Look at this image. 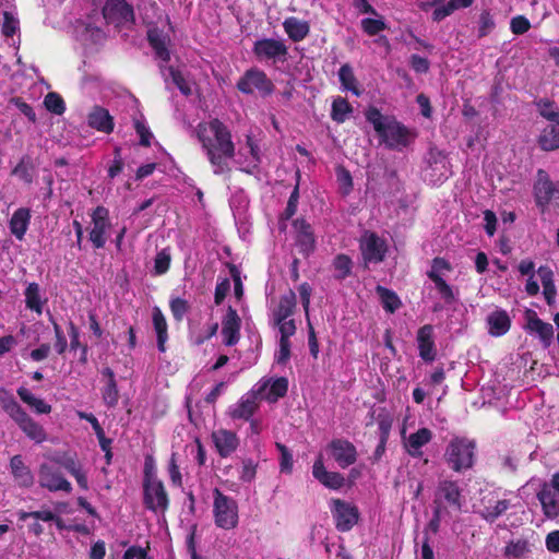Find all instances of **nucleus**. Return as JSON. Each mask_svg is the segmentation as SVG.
<instances>
[{"instance_id": "cd10ccee", "label": "nucleus", "mask_w": 559, "mask_h": 559, "mask_svg": "<svg viewBox=\"0 0 559 559\" xmlns=\"http://www.w3.org/2000/svg\"><path fill=\"white\" fill-rule=\"evenodd\" d=\"M283 28L288 38L295 43L304 40L310 33V24L296 16H289L284 20Z\"/></svg>"}, {"instance_id": "c85d7f7f", "label": "nucleus", "mask_w": 559, "mask_h": 559, "mask_svg": "<svg viewBox=\"0 0 559 559\" xmlns=\"http://www.w3.org/2000/svg\"><path fill=\"white\" fill-rule=\"evenodd\" d=\"M31 222V211L26 207L17 209L9 221V229L17 239L23 240Z\"/></svg>"}, {"instance_id": "c9c22d12", "label": "nucleus", "mask_w": 559, "mask_h": 559, "mask_svg": "<svg viewBox=\"0 0 559 559\" xmlns=\"http://www.w3.org/2000/svg\"><path fill=\"white\" fill-rule=\"evenodd\" d=\"M154 329L157 334V345L160 352L165 350V342L167 341V323L160 309L155 307L152 313Z\"/></svg>"}, {"instance_id": "b1692460", "label": "nucleus", "mask_w": 559, "mask_h": 559, "mask_svg": "<svg viewBox=\"0 0 559 559\" xmlns=\"http://www.w3.org/2000/svg\"><path fill=\"white\" fill-rule=\"evenodd\" d=\"M488 333L491 336L499 337L504 335L511 326V319L503 309H495L486 318Z\"/></svg>"}, {"instance_id": "e433bc0d", "label": "nucleus", "mask_w": 559, "mask_h": 559, "mask_svg": "<svg viewBox=\"0 0 559 559\" xmlns=\"http://www.w3.org/2000/svg\"><path fill=\"white\" fill-rule=\"evenodd\" d=\"M21 400L29 405L34 411L38 414H48L51 411V407L49 404H47L45 401L36 397L33 395L29 390L25 386H20L17 391Z\"/></svg>"}, {"instance_id": "f8f14e48", "label": "nucleus", "mask_w": 559, "mask_h": 559, "mask_svg": "<svg viewBox=\"0 0 559 559\" xmlns=\"http://www.w3.org/2000/svg\"><path fill=\"white\" fill-rule=\"evenodd\" d=\"M38 483L40 487L51 491H63L70 493L72 485L67 480L62 473L50 464L43 463L38 469Z\"/></svg>"}, {"instance_id": "aec40b11", "label": "nucleus", "mask_w": 559, "mask_h": 559, "mask_svg": "<svg viewBox=\"0 0 559 559\" xmlns=\"http://www.w3.org/2000/svg\"><path fill=\"white\" fill-rule=\"evenodd\" d=\"M212 439L217 452L223 457L229 456L239 445V438L237 433L224 428L213 431Z\"/></svg>"}, {"instance_id": "1a4fd4ad", "label": "nucleus", "mask_w": 559, "mask_h": 559, "mask_svg": "<svg viewBox=\"0 0 559 559\" xmlns=\"http://www.w3.org/2000/svg\"><path fill=\"white\" fill-rule=\"evenodd\" d=\"M237 88L243 94L258 92L261 96L273 93L274 85L266 74L259 69H249L237 82Z\"/></svg>"}, {"instance_id": "69168bd1", "label": "nucleus", "mask_w": 559, "mask_h": 559, "mask_svg": "<svg viewBox=\"0 0 559 559\" xmlns=\"http://www.w3.org/2000/svg\"><path fill=\"white\" fill-rule=\"evenodd\" d=\"M411 66L417 73H426L429 70V61L418 55L411 57Z\"/></svg>"}, {"instance_id": "ea45409f", "label": "nucleus", "mask_w": 559, "mask_h": 559, "mask_svg": "<svg viewBox=\"0 0 559 559\" xmlns=\"http://www.w3.org/2000/svg\"><path fill=\"white\" fill-rule=\"evenodd\" d=\"M26 307L38 314L43 312V300L40 298L39 286L36 283H31L25 290Z\"/></svg>"}, {"instance_id": "9d476101", "label": "nucleus", "mask_w": 559, "mask_h": 559, "mask_svg": "<svg viewBox=\"0 0 559 559\" xmlns=\"http://www.w3.org/2000/svg\"><path fill=\"white\" fill-rule=\"evenodd\" d=\"M110 229L109 211L105 206H97L91 214L90 240L94 248H104Z\"/></svg>"}, {"instance_id": "13d9d810", "label": "nucleus", "mask_w": 559, "mask_h": 559, "mask_svg": "<svg viewBox=\"0 0 559 559\" xmlns=\"http://www.w3.org/2000/svg\"><path fill=\"white\" fill-rule=\"evenodd\" d=\"M510 27L513 34L521 35L530 29L531 23L523 15H518L511 20Z\"/></svg>"}, {"instance_id": "774afa93", "label": "nucleus", "mask_w": 559, "mask_h": 559, "mask_svg": "<svg viewBox=\"0 0 559 559\" xmlns=\"http://www.w3.org/2000/svg\"><path fill=\"white\" fill-rule=\"evenodd\" d=\"M123 559H148L147 552L141 547H130L126 550Z\"/></svg>"}, {"instance_id": "7c9ffc66", "label": "nucleus", "mask_w": 559, "mask_h": 559, "mask_svg": "<svg viewBox=\"0 0 559 559\" xmlns=\"http://www.w3.org/2000/svg\"><path fill=\"white\" fill-rule=\"evenodd\" d=\"M294 228L296 230V241L300 251L308 254L314 246V237L310 225L302 219H296L294 222Z\"/></svg>"}, {"instance_id": "5fc2aeb1", "label": "nucleus", "mask_w": 559, "mask_h": 559, "mask_svg": "<svg viewBox=\"0 0 559 559\" xmlns=\"http://www.w3.org/2000/svg\"><path fill=\"white\" fill-rule=\"evenodd\" d=\"M274 324L277 326L281 338L280 340H286L289 341V337L295 334L296 332V324L293 319H283V320H275L273 321Z\"/></svg>"}, {"instance_id": "7ed1b4c3", "label": "nucleus", "mask_w": 559, "mask_h": 559, "mask_svg": "<svg viewBox=\"0 0 559 559\" xmlns=\"http://www.w3.org/2000/svg\"><path fill=\"white\" fill-rule=\"evenodd\" d=\"M0 404L3 411L15 421L19 428L36 443H43L47 439V433L43 426L33 420L8 395L4 389H0Z\"/></svg>"}, {"instance_id": "49530a36", "label": "nucleus", "mask_w": 559, "mask_h": 559, "mask_svg": "<svg viewBox=\"0 0 559 559\" xmlns=\"http://www.w3.org/2000/svg\"><path fill=\"white\" fill-rule=\"evenodd\" d=\"M393 418L389 413L381 412L378 415V426L380 430L381 438V449L385 447L386 439L389 437L390 430L392 428Z\"/></svg>"}, {"instance_id": "e2e57ef3", "label": "nucleus", "mask_w": 559, "mask_h": 559, "mask_svg": "<svg viewBox=\"0 0 559 559\" xmlns=\"http://www.w3.org/2000/svg\"><path fill=\"white\" fill-rule=\"evenodd\" d=\"M51 352L49 344H41L39 347L29 352L28 357L36 362L43 361L48 358Z\"/></svg>"}, {"instance_id": "052dcab7", "label": "nucleus", "mask_w": 559, "mask_h": 559, "mask_svg": "<svg viewBox=\"0 0 559 559\" xmlns=\"http://www.w3.org/2000/svg\"><path fill=\"white\" fill-rule=\"evenodd\" d=\"M188 302L181 298H175L170 301V309L176 320H181L188 311Z\"/></svg>"}, {"instance_id": "79ce46f5", "label": "nucleus", "mask_w": 559, "mask_h": 559, "mask_svg": "<svg viewBox=\"0 0 559 559\" xmlns=\"http://www.w3.org/2000/svg\"><path fill=\"white\" fill-rule=\"evenodd\" d=\"M377 293L381 299L383 308L386 311L393 313L401 306V301L394 292L382 286H378Z\"/></svg>"}, {"instance_id": "20e7f679", "label": "nucleus", "mask_w": 559, "mask_h": 559, "mask_svg": "<svg viewBox=\"0 0 559 559\" xmlns=\"http://www.w3.org/2000/svg\"><path fill=\"white\" fill-rule=\"evenodd\" d=\"M475 442L464 437H454L445 448L443 457L454 472L468 469L474 464Z\"/></svg>"}, {"instance_id": "f03ea898", "label": "nucleus", "mask_w": 559, "mask_h": 559, "mask_svg": "<svg viewBox=\"0 0 559 559\" xmlns=\"http://www.w3.org/2000/svg\"><path fill=\"white\" fill-rule=\"evenodd\" d=\"M366 119L372 124L380 142L390 150L402 151L415 140L416 134L412 130L374 107L366 111Z\"/></svg>"}, {"instance_id": "6e6d98bb", "label": "nucleus", "mask_w": 559, "mask_h": 559, "mask_svg": "<svg viewBox=\"0 0 559 559\" xmlns=\"http://www.w3.org/2000/svg\"><path fill=\"white\" fill-rule=\"evenodd\" d=\"M495 28V21L491 14L487 11H484L479 15L478 20V36L484 37L487 36Z\"/></svg>"}, {"instance_id": "864d4df0", "label": "nucleus", "mask_w": 559, "mask_h": 559, "mask_svg": "<svg viewBox=\"0 0 559 559\" xmlns=\"http://www.w3.org/2000/svg\"><path fill=\"white\" fill-rule=\"evenodd\" d=\"M44 103H45L46 108L49 111L57 114V115H61L66 109L64 102L56 93H48L45 97Z\"/></svg>"}, {"instance_id": "2eb2a0df", "label": "nucleus", "mask_w": 559, "mask_h": 559, "mask_svg": "<svg viewBox=\"0 0 559 559\" xmlns=\"http://www.w3.org/2000/svg\"><path fill=\"white\" fill-rule=\"evenodd\" d=\"M360 250L366 263H379L384 259L386 245L374 233L366 231L360 239Z\"/></svg>"}, {"instance_id": "de8ad7c7", "label": "nucleus", "mask_w": 559, "mask_h": 559, "mask_svg": "<svg viewBox=\"0 0 559 559\" xmlns=\"http://www.w3.org/2000/svg\"><path fill=\"white\" fill-rule=\"evenodd\" d=\"M255 392H262V401L265 400L269 403H275L286 394L287 386H259Z\"/></svg>"}, {"instance_id": "3c124183", "label": "nucleus", "mask_w": 559, "mask_h": 559, "mask_svg": "<svg viewBox=\"0 0 559 559\" xmlns=\"http://www.w3.org/2000/svg\"><path fill=\"white\" fill-rule=\"evenodd\" d=\"M336 178L342 193L345 195L348 194L353 188V179L350 173L344 167H337Z\"/></svg>"}, {"instance_id": "39448f33", "label": "nucleus", "mask_w": 559, "mask_h": 559, "mask_svg": "<svg viewBox=\"0 0 559 559\" xmlns=\"http://www.w3.org/2000/svg\"><path fill=\"white\" fill-rule=\"evenodd\" d=\"M213 515L216 526L233 530L238 525V504L231 497L225 496L218 489L213 491Z\"/></svg>"}, {"instance_id": "4c0bfd02", "label": "nucleus", "mask_w": 559, "mask_h": 559, "mask_svg": "<svg viewBox=\"0 0 559 559\" xmlns=\"http://www.w3.org/2000/svg\"><path fill=\"white\" fill-rule=\"evenodd\" d=\"M338 78L344 90L352 92L356 96L360 95L356 76L354 74L353 68L349 64H343L340 68Z\"/></svg>"}, {"instance_id": "423d86ee", "label": "nucleus", "mask_w": 559, "mask_h": 559, "mask_svg": "<svg viewBox=\"0 0 559 559\" xmlns=\"http://www.w3.org/2000/svg\"><path fill=\"white\" fill-rule=\"evenodd\" d=\"M463 507V498L461 488L456 481L444 479L437 487L435 495V515L441 519L448 513V508L461 511Z\"/></svg>"}, {"instance_id": "8fccbe9b", "label": "nucleus", "mask_w": 559, "mask_h": 559, "mask_svg": "<svg viewBox=\"0 0 559 559\" xmlns=\"http://www.w3.org/2000/svg\"><path fill=\"white\" fill-rule=\"evenodd\" d=\"M333 266L335 270V276L344 278L350 273L352 261L348 257L340 254L334 259Z\"/></svg>"}, {"instance_id": "393cba45", "label": "nucleus", "mask_w": 559, "mask_h": 559, "mask_svg": "<svg viewBox=\"0 0 559 559\" xmlns=\"http://www.w3.org/2000/svg\"><path fill=\"white\" fill-rule=\"evenodd\" d=\"M537 498L542 504L543 512L548 519H555L559 515V492L544 484Z\"/></svg>"}, {"instance_id": "ddd939ff", "label": "nucleus", "mask_w": 559, "mask_h": 559, "mask_svg": "<svg viewBox=\"0 0 559 559\" xmlns=\"http://www.w3.org/2000/svg\"><path fill=\"white\" fill-rule=\"evenodd\" d=\"M326 452L341 468L353 465L357 460L356 447L343 438L333 439L326 445Z\"/></svg>"}, {"instance_id": "c756f323", "label": "nucleus", "mask_w": 559, "mask_h": 559, "mask_svg": "<svg viewBox=\"0 0 559 559\" xmlns=\"http://www.w3.org/2000/svg\"><path fill=\"white\" fill-rule=\"evenodd\" d=\"M11 473L16 484L21 487H31L34 484V476L31 469L24 464L21 455H14L10 461Z\"/></svg>"}, {"instance_id": "a18cd8bd", "label": "nucleus", "mask_w": 559, "mask_h": 559, "mask_svg": "<svg viewBox=\"0 0 559 559\" xmlns=\"http://www.w3.org/2000/svg\"><path fill=\"white\" fill-rule=\"evenodd\" d=\"M428 276L435 283V286H436L437 290L439 292L440 296L444 300L451 301L453 299L452 288L445 283V281L441 277V275L436 273L435 271H430L428 273Z\"/></svg>"}, {"instance_id": "338daca9", "label": "nucleus", "mask_w": 559, "mask_h": 559, "mask_svg": "<svg viewBox=\"0 0 559 559\" xmlns=\"http://www.w3.org/2000/svg\"><path fill=\"white\" fill-rule=\"evenodd\" d=\"M546 547L551 552H559V531L550 532L546 536Z\"/></svg>"}, {"instance_id": "bb28decb", "label": "nucleus", "mask_w": 559, "mask_h": 559, "mask_svg": "<svg viewBox=\"0 0 559 559\" xmlns=\"http://www.w3.org/2000/svg\"><path fill=\"white\" fill-rule=\"evenodd\" d=\"M87 123L91 128L104 133L114 130V119L109 111L103 107L95 106L87 116Z\"/></svg>"}, {"instance_id": "58836bf2", "label": "nucleus", "mask_w": 559, "mask_h": 559, "mask_svg": "<svg viewBox=\"0 0 559 559\" xmlns=\"http://www.w3.org/2000/svg\"><path fill=\"white\" fill-rule=\"evenodd\" d=\"M508 500H496L493 503H489L485 506L484 509L479 512L483 519L488 522H493L501 514H503L509 509Z\"/></svg>"}, {"instance_id": "f257e3e1", "label": "nucleus", "mask_w": 559, "mask_h": 559, "mask_svg": "<svg viewBox=\"0 0 559 559\" xmlns=\"http://www.w3.org/2000/svg\"><path fill=\"white\" fill-rule=\"evenodd\" d=\"M195 134L215 175L230 170L228 160L235 156V144L229 129L214 118L198 124Z\"/></svg>"}, {"instance_id": "5701e85b", "label": "nucleus", "mask_w": 559, "mask_h": 559, "mask_svg": "<svg viewBox=\"0 0 559 559\" xmlns=\"http://www.w3.org/2000/svg\"><path fill=\"white\" fill-rule=\"evenodd\" d=\"M240 318L237 311L228 307L222 322V334L227 346L235 345L239 340Z\"/></svg>"}, {"instance_id": "412c9836", "label": "nucleus", "mask_w": 559, "mask_h": 559, "mask_svg": "<svg viewBox=\"0 0 559 559\" xmlns=\"http://www.w3.org/2000/svg\"><path fill=\"white\" fill-rule=\"evenodd\" d=\"M261 155L258 144L251 135H247L246 145L239 150V165L241 170L252 173L260 164Z\"/></svg>"}, {"instance_id": "dca6fc26", "label": "nucleus", "mask_w": 559, "mask_h": 559, "mask_svg": "<svg viewBox=\"0 0 559 559\" xmlns=\"http://www.w3.org/2000/svg\"><path fill=\"white\" fill-rule=\"evenodd\" d=\"M332 514L338 531H349L358 521V510L355 506L340 500H332Z\"/></svg>"}, {"instance_id": "0eeeda50", "label": "nucleus", "mask_w": 559, "mask_h": 559, "mask_svg": "<svg viewBox=\"0 0 559 559\" xmlns=\"http://www.w3.org/2000/svg\"><path fill=\"white\" fill-rule=\"evenodd\" d=\"M533 195L540 213L547 212L551 201L559 199V189L544 169H538L536 173V179L533 185Z\"/></svg>"}, {"instance_id": "37998d69", "label": "nucleus", "mask_w": 559, "mask_h": 559, "mask_svg": "<svg viewBox=\"0 0 559 559\" xmlns=\"http://www.w3.org/2000/svg\"><path fill=\"white\" fill-rule=\"evenodd\" d=\"M539 115L550 123L559 122V109L549 99L543 98L536 103Z\"/></svg>"}, {"instance_id": "a211bd4d", "label": "nucleus", "mask_w": 559, "mask_h": 559, "mask_svg": "<svg viewBox=\"0 0 559 559\" xmlns=\"http://www.w3.org/2000/svg\"><path fill=\"white\" fill-rule=\"evenodd\" d=\"M313 477L326 488L337 490L344 486L345 478L337 472H330L325 468L322 455H319L312 467Z\"/></svg>"}, {"instance_id": "4d7b16f0", "label": "nucleus", "mask_w": 559, "mask_h": 559, "mask_svg": "<svg viewBox=\"0 0 559 559\" xmlns=\"http://www.w3.org/2000/svg\"><path fill=\"white\" fill-rule=\"evenodd\" d=\"M170 265V253L164 249L159 251L155 257L154 269L155 273L160 275L168 271Z\"/></svg>"}, {"instance_id": "72a5a7b5", "label": "nucleus", "mask_w": 559, "mask_h": 559, "mask_svg": "<svg viewBox=\"0 0 559 559\" xmlns=\"http://www.w3.org/2000/svg\"><path fill=\"white\" fill-rule=\"evenodd\" d=\"M147 37H148V41H150L151 46L153 47L156 56L162 61H165V62L169 61L170 53L167 48L168 43H169L168 36L165 35L162 31H159L157 28H151L147 33Z\"/></svg>"}, {"instance_id": "a878e982", "label": "nucleus", "mask_w": 559, "mask_h": 559, "mask_svg": "<svg viewBox=\"0 0 559 559\" xmlns=\"http://www.w3.org/2000/svg\"><path fill=\"white\" fill-rule=\"evenodd\" d=\"M527 330L536 334L545 347H548L554 340V328L550 323L540 320L535 312H532L527 319Z\"/></svg>"}, {"instance_id": "4468645a", "label": "nucleus", "mask_w": 559, "mask_h": 559, "mask_svg": "<svg viewBox=\"0 0 559 559\" xmlns=\"http://www.w3.org/2000/svg\"><path fill=\"white\" fill-rule=\"evenodd\" d=\"M252 51L258 60H285L288 49L281 39L262 38L254 43Z\"/></svg>"}, {"instance_id": "9b49d317", "label": "nucleus", "mask_w": 559, "mask_h": 559, "mask_svg": "<svg viewBox=\"0 0 559 559\" xmlns=\"http://www.w3.org/2000/svg\"><path fill=\"white\" fill-rule=\"evenodd\" d=\"M262 392L250 390L243 394L236 403L231 404L227 409V415L233 420H250L259 408L262 401Z\"/></svg>"}, {"instance_id": "473e14b6", "label": "nucleus", "mask_w": 559, "mask_h": 559, "mask_svg": "<svg viewBox=\"0 0 559 559\" xmlns=\"http://www.w3.org/2000/svg\"><path fill=\"white\" fill-rule=\"evenodd\" d=\"M537 143L543 151L550 152L559 148V122L546 126L537 138Z\"/></svg>"}, {"instance_id": "c03bdc74", "label": "nucleus", "mask_w": 559, "mask_h": 559, "mask_svg": "<svg viewBox=\"0 0 559 559\" xmlns=\"http://www.w3.org/2000/svg\"><path fill=\"white\" fill-rule=\"evenodd\" d=\"M531 551V547L527 540L525 539H518L510 542L506 547V556L508 557H514L520 558L525 556Z\"/></svg>"}, {"instance_id": "bf43d9fd", "label": "nucleus", "mask_w": 559, "mask_h": 559, "mask_svg": "<svg viewBox=\"0 0 559 559\" xmlns=\"http://www.w3.org/2000/svg\"><path fill=\"white\" fill-rule=\"evenodd\" d=\"M52 324H53V331H55V335H56L55 349L57 350V353L59 355H62L66 352L67 346H68L67 338L63 334L61 326L55 321H52Z\"/></svg>"}, {"instance_id": "a19ab883", "label": "nucleus", "mask_w": 559, "mask_h": 559, "mask_svg": "<svg viewBox=\"0 0 559 559\" xmlns=\"http://www.w3.org/2000/svg\"><path fill=\"white\" fill-rule=\"evenodd\" d=\"M352 111L353 108L345 98L337 97L332 104L331 118L337 123H343Z\"/></svg>"}, {"instance_id": "0e129e2a", "label": "nucleus", "mask_w": 559, "mask_h": 559, "mask_svg": "<svg viewBox=\"0 0 559 559\" xmlns=\"http://www.w3.org/2000/svg\"><path fill=\"white\" fill-rule=\"evenodd\" d=\"M506 386H481V396L484 401L481 402V406L485 404H492V397L496 394H502L504 392Z\"/></svg>"}, {"instance_id": "2f4dec72", "label": "nucleus", "mask_w": 559, "mask_h": 559, "mask_svg": "<svg viewBox=\"0 0 559 559\" xmlns=\"http://www.w3.org/2000/svg\"><path fill=\"white\" fill-rule=\"evenodd\" d=\"M296 307V294L292 289L281 296L277 305L272 310V319H289Z\"/></svg>"}, {"instance_id": "6e6552de", "label": "nucleus", "mask_w": 559, "mask_h": 559, "mask_svg": "<svg viewBox=\"0 0 559 559\" xmlns=\"http://www.w3.org/2000/svg\"><path fill=\"white\" fill-rule=\"evenodd\" d=\"M144 503L154 512H164L168 507V496L163 483L153 474L144 478Z\"/></svg>"}, {"instance_id": "f704fd0d", "label": "nucleus", "mask_w": 559, "mask_h": 559, "mask_svg": "<svg viewBox=\"0 0 559 559\" xmlns=\"http://www.w3.org/2000/svg\"><path fill=\"white\" fill-rule=\"evenodd\" d=\"M160 70L167 84L169 83V81H171L183 95L191 94L190 82L186 80V78L179 70L173 67L160 68Z\"/></svg>"}, {"instance_id": "680f3d73", "label": "nucleus", "mask_w": 559, "mask_h": 559, "mask_svg": "<svg viewBox=\"0 0 559 559\" xmlns=\"http://www.w3.org/2000/svg\"><path fill=\"white\" fill-rule=\"evenodd\" d=\"M28 518H34L36 520H40L44 522H50L56 519V515L50 510H40L34 512H22L20 514L21 520H26Z\"/></svg>"}, {"instance_id": "09e8293b", "label": "nucleus", "mask_w": 559, "mask_h": 559, "mask_svg": "<svg viewBox=\"0 0 559 559\" xmlns=\"http://www.w3.org/2000/svg\"><path fill=\"white\" fill-rule=\"evenodd\" d=\"M361 28L369 36H374L386 28V24L382 17L361 20Z\"/></svg>"}, {"instance_id": "6ab92c4d", "label": "nucleus", "mask_w": 559, "mask_h": 559, "mask_svg": "<svg viewBox=\"0 0 559 559\" xmlns=\"http://www.w3.org/2000/svg\"><path fill=\"white\" fill-rule=\"evenodd\" d=\"M419 356L425 361H432L437 356L433 328L430 324L421 326L416 335Z\"/></svg>"}, {"instance_id": "603ef678", "label": "nucleus", "mask_w": 559, "mask_h": 559, "mask_svg": "<svg viewBox=\"0 0 559 559\" xmlns=\"http://www.w3.org/2000/svg\"><path fill=\"white\" fill-rule=\"evenodd\" d=\"M276 448L281 453L280 468L282 473L290 474L293 471V455L290 451L282 443H276Z\"/></svg>"}, {"instance_id": "f3484780", "label": "nucleus", "mask_w": 559, "mask_h": 559, "mask_svg": "<svg viewBox=\"0 0 559 559\" xmlns=\"http://www.w3.org/2000/svg\"><path fill=\"white\" fill-rule=\"evenodd\" d=\"M103 16L106 23L119 26L133 21V10L126 0H107Z\"/></svg>"}, {"instance_id": "4be33fe9", "label": "nucleus", "mask_w": 559, "mask_h": 559, "mask_svg": "<svg viewBox=\"0 0 559 559\" xmlns=\"http://www.w3.org/2000/svg\"><path fill=\"white\" fill-rule=\"evenodd\" d=\"M402 436L404 438V448L413 457H420L423 455V447L432 439V432L428 428H420L407 438L405 437V429H403Z\"/></svg>"}]
</instances>
